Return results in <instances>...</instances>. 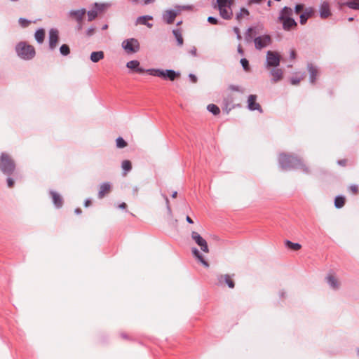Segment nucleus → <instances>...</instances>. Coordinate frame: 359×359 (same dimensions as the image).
<instances>
[{
    "label": "nucleus",
    "mask_w": 359,
    "mask_h": 359,
    "mask_svg": "<svg viewBox=\"0 0 359 359\" xmlns=\"http://www.w3.org/2000/svg\"><path fill=\"white\" fill-rule=\"evenodd\" d=\"M314 13V11L312 8H306L304 12L300 15V23L302 25H304L307 20L312 17V15Z\"/></svg>",
    "instance_id": "obj_19"
},
{
    "label": "nucleus",
    "mask_w": 359,
    "mask_h": 359,
    "mask_svg": "<svg viewBox=\"0 0 359 359\" xmlns=\"http://www.w3.org/2000/svg\"><path fill=\"white\" fill-rule=\"evenodd\" d=\"M237 50H238V53L239 54H241V55H242L244 54V51H243V48H242V47H241V44H239V45H238V49H237Z\"/></svg>",
    "instance_id": "obj_55"
},
{
    "label": "nucleus",
    "mask_w": 359,
    "mask_h": 359,
    "mask_svg": "<svg viewBox=\"0 0 359 359\" xmlns=\"http://www.w3.org/2000/svg\"><path fill=\"white\" fill-rule=\"evenodd\" d=\"M30 23H31V22L29 20H27L25 18H21L19 19V24L20 25V26L22 27H27V26L29 25Z\"/></svg>",
    "instance_id": "obj_42"
},
{
    "label": "nucleus",
    "mask_w": 359,
    "mask_h": 359,
    "mask_svg": "<svg viewBox=\"0 0 359 359\" xmlns=\"http://www.w3.org/2000/svg\"><path fill=\"white\" fill-rule=\"evenodd\" d=\"M110 6H111V4H109V3H104V4L95 3L93 8L96 11V13L98 15H100V14L104 13Z\"/></svg>",
    "instance_id": "obj_23"
},
{
    "label": "nucleus",
    "mask_w": 359,
    "mask_h": 359,
    "mask_svg": "<svg viewBox=\"0 0 359 359\" xmlns=\"http://www.w3.org/2000/svg\"><path fill=\"white\" fill-rule=\"evenodd\" d=\"M196 51H197V49L195 46H193L190 50L189 51V53L192 55L193 56H196Z\"/></svg>",
    "instance_id": "obj_52"
},
{
    "label": "nucleus",
    "mask_w": 359,
    "mask_h": 359,
    "mask_svg": "<svg viewBox=\"0 0 359 359\" xmlns=\"http://www.w3.org/2000/svg\"><path fill=\"white\" fill-rule=\"evenodd\" d=\"M153 18L150 15L140 16L137 18L136 23L145 25L147 22V20H151Z\"/></svg>",
    "instance_id": "obj_35"
},
{
    "label": "nucleus",
    "mask_w": 359,
    "mask_h": 359,
    "mask_svg": "<svg viewBox=\"0 0 359 359\" xmlns=\"http://www.w3.org/2000/svg\"><path fill=\"white\" fill-rule=\"evenodd\" d=\"M58 40V31L56 29H51L49 31V47L51 50H53L57 46Z\"/></svg>",
    "instance_id": "obj_12"
},
{
    "label": "nucleus",
    "mask_w": 359,
    "mask_h": 359,
    "mask_svg": "<svg viewBox=\"0 0 359 359\" xmlns=\"http://www.w3.org/2000/svg\"><path fill=\"white\" fill-rule=\"evenodd\" d=\"M61 55L67 56L70 53V48L68 45L62 44L60 48Z\"/></svg>",
    "instance_id": "obj_38"
},
{
    "label": "nucleus",
    "mask_w": 359,
    "mask_h": 359,
    "mask_svg": "<svg viewBox=\"0 0 359 359\" xmlns=\"http://www.w3.org/2000/svg\"><path fill=\"white\" fill-rule=\"evenodd\" d=\"M304 79V76H302L301 78H295L293 77L291 79L290 81L292 85H297L300 82L301 80Z\"/></svg>",
    "instance_id": "obj_45"
},
{
    "label": "nucleus",
    "mask_w": 359,
    "mask_h": 359,
    "mask_svg": "<svg viewBox=\"0 0 359 359\" xmlns=\"http://www.w3.org/2000/svg\"><path fill=\"white\" fill-rule=\"evenodd\" d=\"M270 73L273 77L272 81L273 83H276L283 79V72L280 69H272Z\"/></svg>",
    "instance_id": "obj_21"
},
{
    "label": "nucleus",
    "mask_w": 359,
    "mask_h": 359,
    "mask_svg": "<svg viewBox=\"0 0 359 359\" xmlns=\"http://www.w3.org/2000/svg\"><path fill=\"white\" fill-rule=\"evenodd\" d=\"M189 77L190 78L191 82H193L194 83L197 82V80H198L197 77L194 74H189Z\"/></svg>",
    "instance_id": "obj_53"
},
{
    "label": "nucleus",
    "mask_w": 359,
    "mask_h": 359,
    "mask_svg": "<svg viewBox=\"0 0 359 359\" xmlns=\"http://www.w3.org/2000/svg\"><path fill=\"white\" fill-rule=\"evenodd\" d=\"M349 189L354 194H356L358 192V187L357 185L355 184L351 185Z\"/></svg>",
    "instance_id": "obj_47"
},
{
    "label": "nucleus",
    "mask_w": 359,
    "mask_h": 359,
    "mask_svg": "<svg viewBox=\"0 0 359 359\" xmlns=\"http://www.w3.org/2000/svg\"><path fill=\"white\" fill-rule=\"evenodd\" d=\"M111 185L109 183H103L100 185V190L98 192V198H102L107 194L110 192Z\"/></svg>",
    "instance_id": "obj_22"
},
{
    "label": "nucleus",
    "mask_w": 359,
    "mask_h": 359,
    "mask_svg": "<svg viewBox=\"0 0 359 359\" xmlns=\"http://www.w3.org/2000/svg\"><path fill=\"white\" fill-rule=\"evenodd\" d=\"M292 15V10L287 6H285L280 11L279 20L291 18Z\"/></svg>",
    "instance_id": "obj_26"
},
{
    "label": "nucleus",
    "mask_w": 359,
    "mask_h": 359,
    "mask_svg": "<svg viewBox=\"0 0 359 359\" xmlns=\"http://www.w3.org/2000/svg\"><path fill=\"white\" fill-rule=\"evenodd\" d=\"M208 22H210L212 25H219L221 24V22L218 20L217 18L210 16L208 18Z\"/></svg>",
    "instance_id": "obj_44"
},
{
    "label": "nucleus",
    "mask_w": 359,
    "mask_h": 359,
    "mask_svg": "<svg viewBox=\"0 0 359 359\" xmlns=\"http://www.w3.org/2000/svg\"><path fill=\"white\" fill-rule=\"evenodd\" d=\"M87 15L88 20L89 22L94 20L98 15V14L96 13L93 8L90 11H88Z\"/></svg>",
    "instance_id": "obj_39"
},
{
    "label": "nucleus",
    "mask_w": 359,
    "mask_h": 359,
    "mask_svg": "<svg viewBox=\"0 0 359 359\" xmlns=\"http://www.w3.org/2000/svg\"><path fill=\"white\" fill-rule=\"evenodd\" d=\"M75 213H76V214H78V215H79V214H81V210L80 208H76V209L75 210Z\"/></svg>",
    "instance_id": "obj_61"
},
{
    "label": "nucleus",
    "mask_w": 359,
    "mask_h": 359,
    "mask_svg": "<svg viewBox=\"0 0 359 359\" xmlns=\"http://www.w3.org/2000/svg\"><path fill=\"white\" fill-rule=\"evenodd\" d=\"M234 0H217L214 8L219 11L220 17L226 20H230L233 17V7Z\"/></svg>",
    "instance_id": "obj_2"
},
{
    "label": "nucleus",
    "mask_w": 359,
    "mask_h": 359,
    "mask_svg": "<svg viewBox=\"0 0 359 359\" xmlns=\"http://www.w3.org/2000/svg\"><path fill=\"white\" fill-rule=\"evenodd\" d=\"M241 64L242 65V67H243V69L248 72L250 70V67H249V62H248V60L245 58H242L241 60Z\"/></svg>",
    "instance_id": "obj_41"
},
{
    "label": "nucleus",
    "mask_w": 359,
    "mask_h": 359,
    "mask_svg": "<svg viewBox=\"0 0 359 359\" xmlns=\"http://www.w3.org/2000/svg\"><path fill=\"white\" fill-rule=\"evenodd\" d=\"M285 245L287 248H289L294 251L299 250V249H301V247H302L300 244L294 243L290 241H286Z\"/></svg>",
    "instance_id": "obj_36"
},
{
    "label": "nucleus",
    "mask_w": 359,
    "mask_h": 359,
    "mask_svg": "<svg viewBox=\"0 0 359 359\" xmlns=\"http://www.w3.org/2000/svg\"><path fill=\"white\" fill-rule=\"evenodd\" d=\"M50 194L52 197L53 202L55 206L57 208H61L63 205V200L62 196L59 194L53 191H50Z\"/></svg>",
    "instance_id": "obj_17"
},
{
    "label": "nucleus",
    "mask_w": 359,
    "mask_h": 359,
    "mask_svg": "<svg viewBox=\"0 0 359 359\" xmlns=\"http://www.w3.org/2000/svg\"><path fill=\"white\" fill-rule=\"evenodd\" d=\"M338 163L339 165H344L345 163H346V161L345 160H340V161H338Z\"/></svg>",
    "instance_id": "obj_60"
},
{
    "label": "nucleus",
    "mask_w": 359,
    "mask_h": 359,
    "mask_svg": "<svg viewBox=\"0 0 359 359\" xmlns=\"http://www.w3.org/2000/svg\"><path fill=\"white\" fill-rule=\"evenodd\" d=\"M122 48L127 53H135L140 50V43L137 39L130 38L122 42Z\"/></svg>",
    "instance_id": "obj_6"
},
{
    "label": "nucleus",
    "mask_w": 359,
    "mask_h": 359,
    "mask_svg": "<svg viewBox=\"0 0 359 359\" xmlns=\"http://www.w3.org/2000/svg\"><path fill=\"white\" fill-rule=\"evenodd\" d=\"M173 35L175 36L177 45L182 46L184 43V39L182 37V32L180 29L172 30Z\"/></svg>",
    "instance_id": "obj_30"
},
{
    "label": "nucleus",
    "mask_w": 359,
    "mask_h": 359,
    "mask_svg": "<svg viewBox=\"0 0 359 359\" xmlns=\"http://www.w3.org/2000/svg\"><path fill=\"white\" fill-rule=\"evenodd\" d=\"M90 203H91L90 200L87 199V200L85 201V206H86V207H88V206H89V205H90Z\"/></svg>",
    "instance_id": "obj_57"
},
{
    "label": "nucleus",
    "mask_w": 359,
    "mask_h": 359,
    "mask_svg": "<svg viewBox=\"0 0 359 359\" xmlns=\"http://www.w3.org/2000/svg\"><path fill=\"white\" fill-rule=\"evenodd\" d=\"M304 9V5L303 4H297L295 6V13H299L301 11H302Z\"/></svg>",
    "instance_id": "obj_48"
},
{
    "label": "nucleus",
    "mask_w": 359,
    "mask_h": 359,
    "mask_svg": "<svg viewBox=\"0 0 359 359\" xmlns=\"http://www.w3.org/2000/svg\"><path fill=\"white\" fill-rule=\"evenodd\" d=\"M191 238L201 248V250L203 252L206 253L209 252V248L206 241L203 238H202L198 233L196 231H192Z\"/></svg>",
    "instance_id": "obj_10"
},
{
    "label": "nucleus",
    "mask_w": 359,
    "mask_h": 359,
    "mask_svg": "<svg viewBox=\"0 0 359 359\" xmlns=\"http://www.w3.org/2000/svg\"><path fill=\"white\" fill-rule=\"evenodd\" d=\"M35 39L39 43H41L44 41L45 31L43 29H39L35 32Z\"/></svg>",
    "instance_id": "obj_31"
},
{
    "label": "nucleus",
    "mask_w": 359,
    "mask_h": 359,
    "mask_svg": "<svg viewBox=\"0 0 359 359\" xmlns=\"http://www.w3.org/2000/svg\"><path fill=\"white\" fill-rule=\"evenodd\" d=\"M256 95H250L248 99V108L250 111L257 110L260 113L262 112V109L259 103L256 102L257 100Z\"/></svg>",
    "instance_id": "obj_11"
},
{
    "label": "nucleus",
    "mask_w": 359,
    "mask_h": 359,
    "mask_svg": "<svg viewBox=\"0 0 359 359\" xmlns=\"http://www.w3.org/2000/svg\"><path fill=\"white\" fill-rule=\"evenodd\" d=\"M207 108H208V110L210 112L212 113L214 115H217V114H219V112H220V109H219V108L217 105H215V104H210L208 106V107H207Z\"/></svg>",
    "instance_id": "obj_37"
},
{
    "label": "nucleus",
    "mask_w": 359,
    "mask_h": 359,
    "mask_svg": "<svg viewBox=\"0 0 359 359\" xmlns=\"http://www.w3.org/2000/svg\"><path fill=\"white\" fill-rule=\"evenodd\" d=\"M345 204V198L341 196H337L334 200V205L337 208H342Z\"/></svg>",
    "instance_id": "obj_34"
},
{
    "label": "nucleus",
    "mask_w": 359,
    "mask_h": 359,
    "mask_svg": "<svg viewBox=\"0 0 359 359\" xmlns=\"http://www.w3.org/2000/svg\"><path fill=\"white\" fill-rule=\"evenodd\" d=\"M308 71L310 74V82L311 83H315L317 76L318 74V70L316 67L313 66L312 64H308Z\"/></svg>",
    "instance_id": "obj_18"
},
{
    "label": "nucleus",
    "mask_w": 359,
    "mask_h": 359,
    "mask_svg": "<svg viewBox=\"0 0 359 359\" xmlns=\"http://www.w3.org/2000/svg\"><path fill=\"white\" fill-rule=\"evenodd\" d=\"M233 32L236 33V35L237 36V39H238V40H241V38H242V36H241V34H240V29H239V28H238V27H233Z\"/></svg>",
    "instance_id": "obj_50"
},
{
    "label": "nucleus",
    "mask_w": 359,
    "mask_h": 359,
    "mask_svg": "<svg viewBox=\"0 0 359 359\" xmlns=\"http://www.w3.org/2000/svg\"><path fill=\"white\" fill-rule=\"evenodd\" d=\"M253 41L255 43V48L257 50H261L269 46L271 43L272 40L271 37L269 35L265 34L255 37Z\"/></svg>",
    "instance_id": "obj_8"
},
{
    "label": "nucleus",
    "mask_w": 359,
    "mask_h": 359,
    "mask_svg": "<svg viewBox=\"0 0 359 359\" xmlns=\"http://www.w3.org/2000/svg\"><path fill=\"white\" fill-rule=\"evenodd\" d=\"M179 13V11L168 10L163 14V19L168 24H171L174 22L176 16Z\"/></svg>",
    "instance_id": "obj_13"
},
{
    "label": "nucleus",
    "mask_w": 359,
    "mask_h": 359,
    "mask_svg": "<svg viewBox=\"0 0 359 359\" xmlns=\"http://www.w3.org/2000/svg\"><path fill=\"white\" fill-rule=\"evenodd\" d=\"M96 28L91 27L86 31V36L88 37L92 36L95 33Z\"/></svg>",
    "instance_id": "obj_43"
},
{
    "label": "nucleus",
    "mask_w": 359,
    "mask_h": 359,
    "mask_svg": "<svg viewBox=\"0 0 359 359\" xmlns=\"http://www.w3.org/2000/svg\"><path fill=\"white\" fill-rule=\"evenodd\" d=\"M290 58L292 60H294L295 59V57H296V53H295V51L294 50H292L290 51Z\"/></svg>",
    "instance_id": "obj_54"
},
{
    "label": "nucleus",
    "mask_w": 359,
    "mask_h": 359,
    "mask_svg": "<svg viewBox=\"0 0 359 359\" xmlns=\"http://www.w3.org/2000/svg\"><path fill=\"white\" fill-rule=\"evenodd\" d=\"M186 220L189 224H193L194 223L193 220L191 219V218L189 216H187Z\"/></svg>",
    "instance_id": "obj_56"
},
{
    "label": "nucleus",
    "mask_w": 359,
    "mask_h": 359,
    "mask_svg": "<svg viewBox=\"0 0 359 359\" xmlns=\"http://www.w3.org/2000/svg\"><path fill=\"white\" fill-rule=\"evenodd\" d=\"M140 62L138 60H131L127 62L126 67L128 69L135 70L136 72L138 73H144L146 72V69L140 67Z\"/></svg>",
    "instance_id": "obj_16"
},
{
    "label": "nucleus",
    "mask_w": 359,
    "mask_h": 359,
    "mask_svg": "<svg viewBox=\"0 0 359 359\" xmlns=\"http://www.w3.org/2000/svg\"><path fill=\"white\" fill-rule=\"evenodd\" d=\"M86 13V10L85 8L80 10H72L69 12V16L74 18L77 22V31H81L83 29V20Z\"/></svg>",
    "instance_id": "obj_7"
},
{
    "label": "nucleus",
    "mask_w": 359,
    "mask_h": 359,
    "mask_svg": "<svg viewBox=\"0 0 359 359\" xmlns=\"http://www.w3.org/2000/svg\"><path fill=\"white\" fill-rule=\"evenodd\" d=\"M280 62V55L275 51L269 50L266 53V67H277Z\"/></svg>",
    "instance_id": "obj_9"
},
{
    "label": "nucleus",
    "mask_w": 359,
    "mask_h": 359,
    "mask_svg": "<svg viewBox=\"0 0 359 359\" xmlns=\"http://www.w3.org/2000/svg\"><path fill=\"white\" fill-rule=\"evenodd\" d=\"M163 198L165 201L166 206L169 214H171V208L170 206V202L168 198L165 195H163Z\"/></svg>",
    "instance_id": "obj_46"
},
{
    "label": "nucleus",
    "mask_w": 359,
    "mask_h": 359,
    "mask_svg": "<svg viewBox=\"0 0 359 359\" xmlns=\"http://www.w3.org/2000/svg\"><path fill=\"white\" fill-rule=\"evenodd\" d=\"M255 32L254 27H249L245 34V40L247 43H250L253 39V32Z\"/></svg>",
    "instance_id": "obj_32"
},
{
    "label": "nucleus",
    "mask_w": 359,
    "mask_h": 359,
    "mask_svg": "<svg viewBox=\"0 0 359 359\" xmlns=\"http://www.w3.org/2000/svg\"><path fill=\"white\" fill-rule=\"evenodd\" d=\"M320 16L323 19L327 18L330 15V4L327 1H324L320 6Z\"/></svg>",
    "instance_id": "obj_15"
},
{
    "label": "nucleus",
    "mask_w": 359,
    "mask_h": 359,
    "mask_svg": "<svg viewBox=\"0 0 359 359\" xmlns=\"http://www.w3.org/2000/svg\"><path fill=\"white\" fill-rule=\"evenodd\" d=\"M116 147L118 148H124L127 146L126 142L121 137H118L116 140Z\"/></svg>",
    "instance_id": "obj_40"
},
{
    "label": "nucleus",
    "mask_w": 359,
    "mask_h": 359,
    "mask_svg": "<svg viewBox=\"0 0 359 359\" xmlns=\"http://www.w3.org/2000/svg\"><path fill=\"white\" fill-rule=\"evenodd\" d=\"M126 207H127V205L125 203H122L121 204L119 205V208H122V209H125Z\"/></svg>",
    "instance_id": "obj_58"
},
{
    "label": "nucleus",
    "mask_w": 359,
    "mask_h": 359,
    "mask_svg": "<svg viewBox=\"0 0 359 359\" xmlns=\"http://www.w3.org/2000/svg\"><path fill=\"white\" fill-rule=\"evenodd\" d=\"M217 280L220 285L226 284L230 288L234 287V282L231 279V276L228 274L218 276Z\"/></svg>",
    "instance_id": "obj_14"
},
{
    "label": "nucleus",
    "mask_w": 359,
    "mask_h": 359,
    "mask_svg": "<svg viewBox=\"0 0 359 359\" xmlns=\"http://www.w3.org/2000/svg\"><path fill=\"white\" fill-rule=\"evenodd\" d=\"M7 184H8V187L9 188L13 187V185H14V180L12 178H11V177H8V179H7Z\"/></svg>",
    "instance_id": "obj_51"
},
{
    "label": "nucleus",
    "mask_w": 359,
    "mask_h": 359,
    "mask_svg": "<svg viewBox=\"0 0 359 359\" xmlns=\"http://www.w3.org/2000/svg\"><path fill=\"white\" fill-rule=\"evenodd\" d=\"M279 165L282 170L299 169L306 174H309V168L298 157L286 154H280L278 158Z\"/></svg>",
    "instance_id": "obj_1"
},
{
    "label": "nucleus",
    "mask_w": 359,
    "mask_h": 359,
    "mask_svg": "<svg viewBox=\"0 0 359 359\" xmlns=\"http://www.w3.org/2000/svg\"><path fill=\"white\" fill-rule=\"evenodd\" d=\"M107 28H108V25H104L102 27V29L103 30H105V29H107Z\"/></svg>",
    "instance_id": "obj_64"
},
{
    "label": "nucleus",
    "mask_w": 359,
    "mask_h": 359,
    "mask_svg": "<svg viewBox=\"0 0 359 359\" xmlns=\"http://www.w3.org/2000/svg\"><path fill=\"white\" fill-rule=\"evenodd\" d=\"M104 57V52L102 50L92 52L90 56V60L93 62H98Z\"/></svg>",
    "instance_id": "obj_28"
},
{
    "label": "nucleus",
    "mask_w": 359,
    "mask_h": 359,
    "mask_svg": "<svg viewBox=\"0 0 359 359\" xmlns=\"http://www.w3.org/2000/svg\"><path fill=\"white\" fill-rule=\"evenodd\" d=\"M250 13L245 8H241L240 11L236 13V20L238 22H241L243 19L248 17Z\"/></svg>",
    "instance_id": "obj_29"
},
{
    "label": "nucleus",
    "mask_w": 359,
    "mask_h": 359,
    "mask_svg": "<svg viewBox=\"0 0 359 359\" xmlns=\"http://www.w3.org/2000/svg\"><path fill=\"white\" fill-rule=\"evenodd\" d=\"M15 169V163L12 158L6 153L0 156V170L6 175H11Z\"/></svg>",
    "instance_id": "obj_3"
},
{
    "label": "nucleus",
    "mask_w": 359,
    "mask_h": 359,
    "mask_svg": "<svg viewBox=\"0 0 359 359\" xmlns=\"http://www.w3.org/2000/svg\"><path fill=\"white\" fill-rule=\"evenodd\" d=\"M177 196V191H174L172 193V197L174 198H176Z\"/></svg>",
    "instance_id": "obj_62"
},
{
    "label": "nucleus",
    "mask_w": 359,
    "mask_h": 359,
    "mask_svg": "<svg viewBox=\"0 0 359 359\" xmlns=\"http://www.w3.org/2000/svg\"><path fill=\"white\" fill-rule=\"evenodd\" d=\"M16 51L18 56L24 60H30L35 55L34 48L25 42H20L17 45Z\"/></svg>",
    "instance_id": "obj_5"
},
{
    "label": "nucleus",
    "mask_w": 359,
    "mask_h": 359,
    "mask_svg": "<svg viewBox=\"0 0 359 359\" xmlns=\"http://www.w3.org/2000/svg\"><path fill=\"white\" fill-rule=\"evenodd\" d=\"M229 88L233 91H239V92L243 93V90H241V88L238 86L231 85L229 86Z\"/></svg>",
    "instance_id": "obj_49"
},
{
    "label": "nucleus",
    "mask_w": 359,
    "mask_h": 359,
    "mask_svg": "<svg viewBox=\"0 0 359 359\" xmlns=\"http://www.w3.org/2000/svg\"><path fill=\"white\" fill-rule=\"evenodd\" d=\"M155 0H144V4L145 5H147V4H151Z\"/></svg>",
    "instance_id": "obj_59"
},
{
    "label": "nucleus",
    "mask_w": 359,
    "mask_h": 359,
    "mask_svg": "<svg viewBox=\"0 0 359 359\" xmlns=\"http://www.w3.org/2000/svg\"><path fill=\"white\" fill-rule=\"evenodd\" d=\"M327 283L330 287L334 290H337L339 287V282L337 278L332 274H330L326 278Z\"/></svg>",
    "instance_id": "obj_20"
},
{
    "label": "nucleus",
    "mask_w": 359,
    "mask_h": 359,
    "mask_svg": "<svg viewBox=\"0 0 359 359\" xmlns=\"http://www.w3.org/2000/svg\"><path fill=\"white\" fill-rule=\"evenodd\" d=\"M145 25L147 26L149 28H151L153 26V25L151 23H149V22H147Z\"/></svg>",
    "instance_id": "obj_63"
},
{
    "label": "nucleus",
    "mask_w": 359,
    "mask_h": 359,
    "mask_svg": "<svg viewBox=\"0 0 359 359\" xmlns=\"http://www.w3.org/2000/svg\"><path fill=\"white\" fill-rule=\"evenodd\" d=\"M146 72L149 75L169 79L170 81H174L180 76V72L172 69H146Z\"/></svg>",
    "instance_id": "obj_4"
},
{
    "label": "nucleus",
    "mask_w": 359,
    "mask_h": 359,
    "mask_svg": "<svg viewBox=\"0 0 359 359\" xmlns=\"http://www.w3.org/2000/svg\"><path fill=\"white\" fill-rule=\"evenodd\" d=\"M344 6L353 10H359V0H348L346 2L339 4L341 8Z\"/></svg>",
    "instance_id": "obj_25"
},
{
    "label": "nucleus",
    "mask_w": 359,
    "mask_h": 359,
    "mask_svg": "<svg viewBox=\"0 0 359 359\" xmlns=\"http://www.w3.org/2000/svg\"><path fill=\"white\" fill-rule=\"evenodd\" d=\"M192 253L194 255V257L198 260V262H200L205 267L209 266V264L206 260H205V259L203 258V257L202 256V255L200 253L197 248H192Z\"/></svg>",
    "instance_id": "obj_27"
},
{
    "label": "nucleus",
    "mask_w": 359,
    "mask_h": 359,
    "mask_svg": "<svg viewBox=\"0 0 359 359\" xmlns=\"http://www.w3.org/2000/svg\"><path fill=\"white\" fill-rule=\"evenodd\" d=\"M280 21L283 22V29L285 30H290L292 28L296 27L297 25V22H295V20L292 18L281 20Z\"/></svg>",
    "instance_id": "obj_24"
},
{
    "label": "nucleus",
    "mask_w": 359,
    "mask_h": 359,
    "mask_svg": "<svg viewBox=\"0 0 359 359\" xmlns=\"http://www.w3.org/2000/svg\"><path fill=\"white\" fill-rule=\"evenodd\" d=\"M121 167L123 170H124V175H126L127 172H130L132 169V163L128 160H124L122 162Z\"/></svg>",
    "instance_id": "obj_33"
}]
</instances>
